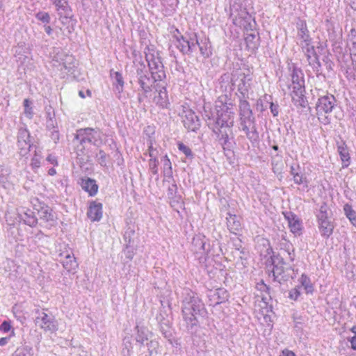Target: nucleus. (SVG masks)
Segmentation results:
<instances>
[{"label": "nucleus", "mask_w": 356, "mask_h": 356, "mask_svg": "<svg viewBox=\"0 0 356 356\" xmlns=\"http://www.w3.org/2000/svg\"><path fill=\"white\" fill-rule=\"evenodd\" d=\"M24 114L26 116L31 119L33 116V108L31 106V102L28 99L24 100Z\"/></svg>", "instance_id": "ea45409f"}, {"label": "nucleus", "mask_w": 356, "mask_h": 356, "mask_svg": "<svg viewBox=\"0 0 356 356\" xmlns=\"http://www.w3.org/2000/svg\"><path fill=\"white\" fill-rule=\"evenodd\" d=\"M205 241L204 236L202 235H196L193 237L192 245L194 247V251L196 252H200L202 250H205Z\"/></svg>", "instance_id": "c756f323"}, {"label": "nucleus", "mask_w": 356, "mask_h": 356, "mask_svg": "<svg viewBox=\"0 0 356 356\" xmlns=\"http://www.w3.org/2000/svg\"><path fill=\"white\" fill-rule=\"evenodd\" d=\"M287 220L291 231L294 234H299L302 229V222L299 218L291 212L284 213Z\"/></svg>", "instance_id": "412c9836"}, {"label": "nucleus", "mask_w": 356, "mask_h": 356, "mask_svg": "<svg viewBox=\"0 0 356 356\" xmlns=\"http://www.w3.org/2000/svg\"><path fill=\"white\" fill-rule=\"evenodd\" d=\"M292 83L289 88H292L293 92L296 96L302 95L305 91V80L303 73L300 70L293 69L291 74Z\"/></svg>", "instance_id": "9b49d317"}, {"label": "nucleus", "mask_w": 356, "mask_h": 356, "mask_svg": "<svg viewBox=\"0 0 356 356\" xmlns=\"http://www.w3.org/2000/svg\"><path fill=\"white\" fill-rule=\"evenodd\" d=\"M329 213H330V209H329L328 206L325 203H323L321 206L319 211H318V213L316 214L318 222L330 220Z\"/></svg>", "instance_id": "473e14b6"}, {"label": "nucleus", "mask_w": 356, "mask_h": 356, "mask_svg": "<svg viewBox=\"0 0 356 356\" xmlns=\"http://www.w3.org/2000/svg\"><path fill=\"white\" fill-rule=\"evenodd\" d=\"M229 100L227 95H222L216 102V107L220 109L221 113H218L217 117L213 120L214 124L212 127L213 132L232 128L234 113L232 111V104L228 102Z\"/></svg>", "instance_id": "7ed1b4c3"}, {"label": "nucleus", "mask_w": 356, "mask_h": 356, "mask_svg": "<svg viewBox=\"0 0 356 356\" xmlns=\"http://www.w3.org/2000/svg\"><path fill=\"white\" fill-rule=\"evenodd\" d=\"M241 26H243L244 29L248 32L247 33L245 38V41L248 49H254L257 45V34L254 31L256 22L252 16L249 14L245 9L241 10L234 19Z\"/></svg>", "instance_id": "39448f33"}, {"label": "nucleus", "mask_w": 356, "mask_h": 356, "mask_svg": "<svg viewBox=\"0 0 356 356\" xmlns=\"http://www.w3.org/2000/svg\"><path fill=\"white\" fill-rule=\"evenodd\" d=\"M182 118L184 125L187 129L195 131L199 129L200 126V120L193 111H185Z\"/></svg>", "instance_id": "2eb2a0df"}, {"label": "nucleus", "mask_w": 356, "mask_h": 356, "mask_svg": "<svg viewBox=\"0 0 356 356\" xmlns=\"http://www.w3.org/2000/svg\"><path fill=\"white\" fill-rule=\"evenodd\" d=\"M149 156L150 159H156L158 155V151L156 148H154L152 144L151 143L148 148Z\"/></svg>", "instance_id": "603ef678"}, {"label": "nucleus", "mask_w": 356, "mask_h": 356, "mask_svg": "<svg viewBox=\"0 0 356 356\" xmlns=\"http://www.w3.org/2000/svg\"><path fill=\"white\" fill-rule=\"evenodd\" d=\"M217 135L218 140L222 145L223 149H229L231 148V143L229 141V135L232 134V130L222 129L214 132Z\"/></svg>", "instance_id": "4be33fe9"}, {"label": "nucleus", "mask_w": 356, "mask_h": 356, "mask_svg": "<svg viewBox=\"0 0 356 356\" xmlns=\"http://www.w3.org/2000/svg\"><path fill=\"white\" fill-rule=\"evenodd\" d=\"M252 79V78L250 74H245V73L238 74L237 78L233 79L234 84L237 86L238 91L243 99L248 97L251 89Z\"/></svg>", "instance_id": "9d476101"}, {"label": "nucleus", "mask_w": 356, "mask_h": 356, "mask_svg": "<svg viewBox=\"0 0 356 356\" xmlns=\"http://www.w3.org/2000/svg\"><path fill=\"white\" fill-rule=\"evenodd\" d=\"M280 356H296V355L293 351L289 350L288 349H285L282 351Z\"/></svg>", "instance_id": "052dcab7"}, {"label": "nucleus", "mask_w": 356, "mask_h": 356, "mask_svg": "<svg viewBox=\"0 0 356 356\" xmlns=\"http://www.w3.org/2000/svg\"><path fill=\"white\" fill-rule=\"evenodd\" d=\"M147 346L148 347L149 356H152L154 353H156V349L159 346L157 341H150L149 343H147Z\"/></svg>", "instance_id": "de8ad7c7"}, {"label": "nucleus", "mask_w": 356, "mask_h": 356, "mask_svg": "<svg viewBox=\"0 0 356 356\" xmlns=\"http://www.w3.org/2000/svg\"><path fill=\"white\" fill-rule=\"evenodd\" d=\"M301 319L300 317H293V321H294V327L296 328H298V329H300L301 327H300V325H301V322L300 321V320Z\"/></svg>", "instance_id": "0e129e2a"}, {"label": "nucleus", "mask_w": 356, "mask_h": 356, "mask_svg": "<svg viewBox=\"0 0 356 356\" xmlns=\"http://www.w3.org/2000/svg\"><path fill=\"white\" fill-rule=\"evenodd\" d=\"M276 259L277 261H273V268L272 270L273 277L274 280L281 283L282 281L287 280L289 276L285 275L284 267L285 263L283 261V259L279 258H277Z\"/></svg>", "instance_id": "a211bd4d"}, {"label": "nucleus", "mask_w": 356, "mask_h": 356, "mask_svg": "<svg viewBox=\"0 0 356 356\" xmlns=\"http://www.w3.org/2000/svg\"><path fill=\"white\" fill-rule=\"evenodd\" d=\"M197 46L199 47L201 54L204 58H208L211 54V44L208 40H197Z\"/></svg>", "instance_id": "c85d7f7f"}, {"label": "nucleus", "mask_w": 356, "mask_h": 356, "mask_svg": "<svg viewBox=\"0 0 356 356\" xmlns=\"http://www.w3.org/2000/svg\"><path fill=\"white\" fill-rule=\"evenodd\" d=\"M338 152L343 163V168H347L350 165V154L344 143H338Z\"/></svg>", "instance_id": "bb28decb"}, {"label": "nucleus", "mask_w": 356, "mask_h": 356, "mask_svg": "<svg viewBox=\"0 0 356 356\" xmlns=\"http://www.w3.org/2000/svg\"><path fill=\"white\" fill-rule=\"evenodd\" d=\"M13 356H31V354L25 348H18Z\"/></svg>", "instance_id": "864d4df0"}, {"label": "nucleus", "mask_w": 356, "mask_h": 356, "mask_svg": "<svg viewBox=\"0 0 356 356\" xmlns=\"http://www.w3.org/2000/svg\"><path fill=\"white\" fill-rule=\"evenodd\" d=\"M11 328V325L9 322L3 321L0 325V330L4 332H8Z\"/></svg>", "instance_id": "6e6d98bb"}, {"label": "nucleus", "mask_w": 356, "mask_h": 356, "mask_svg": "<svg viewBox=\"0 0 356 356\" xmlns=\"http://www.w3.org/2000/svg\"><path fill=\"white\" fill-rule=\"evenodd\" d=\"M31 166L33 168H38L40 167V159L38 158L37 156H35L32 159H31Z\"/></svg>", "instance_id": "4d7b16f0"}, {"label": "nucleus", "mask_w": 356, "mask_h": 356, "mask_svg": "<svg viewBox=\"0 0 356 356\" xmlns=\"http://www.w3.org/2000/svg\"><path fill=\"white\" fill-rule=\"evenodd\" d=\"M177 47L184 54H189L192 52L196 47L197 43V38L195 33H193L186 38L184 36L177 38Z\"/></svg>", "instance_id": "f8f14e48"}, {"label": "nucleus", "mask_w": 356, "mask_h": 356, "mask_svg": "<svg viewBox=\"0 0 356 356\" xmlns=\"http://www.w3.org/2000/svg\"><path fill=\"white\" fill-rule=\"evenodd\" d=\"M300 282L307 293H312L313 291V286L311 284L309 278L307 277L306 275H302L300 277Z\"/></svg>", "instance_id": "58836bf2"}, {"label": "nucleus", "mask_w": 356, "mask_h": 356, "mask_svg": "<svg viewBox=\"0 0 356 356\" xmlns=\"http://www.w3.org/2000/svg\"><path fill=\"white\" fill-rule=\"evenodd\" d=\"M177 185L176 184H172L170 187H169L168 188V196L170 198H172V196L174 195V193H175L176 191H177Z\"/></svg>", "instance_id": "13d9d810"}, {"label": "nucleus", "mask_w": 356, "mask_h": 356, "mask_svg": "<svg viewBox=\"0 0 356 356\" xmlns=\"http://www.w3.org/2000/svg\"><path fill=\"white\" fill-rule=\"evenodd\" d=\"M240 127L241 131L245 133L247 138L252 143H254L258 141L259 133L256 128L255 121L240 123Z\"/></svg>", "instance_id": "dca6fc26"}, {"label": "nucleus", "mask_w": 356, "mask_h": 356, "mask_svg": "<svg viewBox=\"0 0 356 356\" xmlns=\"http://www.w3.org/2000/svg\"><path fill=\"white\" fill-rule=\"evenodd\" d=\"M81 185L83 190L88 192L90 196H93L97 193L98 186L94 179H83Z\"/></svg>", "instance_id": "393cba45"}, {"label": "nucleus", "mask_w": 356, "mask_h": 356, "mask_svg": "<svg viewBox=\"0 0 356 356\" xmlns=\"http://www.w3.org/2000/svg\"><path fill=\"white\" fill-rule=\"evenodd\" d=\"M318 227L321 236L324 238H329L333 232L334 225L330 220L318 222Z\"/></svg>", "instance_id": "a878e982"}, {"label": "nucleus", "mask_w": 356, "mask_h": 356, "mask_svg": "<svg viewBox=\"0 0 356 356\" xmlns=\"http://www.w3.org/2000/svg\"><path fill=\"white\" fill-rule=\"evenodd\" d=\"M239 116L240 123L247 122H254L255 119L253 116L252 111L250 104L246 99H241L239 104Z\"/></svg>", "instance_id": "f3484780"}, {"label": "nucleus", "mask_w": 356, "mask_h": 356, "mask_svg": "<svg viewBox=\"0 0 356 356\" xmlns=\"http://www.w3.org/2000/svg\"><path fill=\"white\" fill-rule=\"evenodd\" d=\"M10 174V170L3 167L0 166V182L5 183L8 180V177Z\"/></svg>", "instance_id": "a18cd8bd"}, {"label": "nucleus", "mask_w": 356, "mask_h": 356, "mask_svg": "<svg viewBox=\"0 0 356 356\" xmlns=\"http://www.w3.org/2000/svg\"><path fill=\"white\" fill-rule=\"evenodd\" d=\"M47 160L54 165H58L56 157L54 155H49L47 158Z\"/></svg>", "instance_id": "bf43d9fd"}, {"label": "nucleus", "mask_w": 356, "mask_h": 356, "mask_svg": "<svg viewBox=\"0 0 356 356\" xmlns=\"http://www.w3.org/2000/svg\"><path fill=\"white\" fill-rule=\"evenodd\" d=\"M57 123L56 120L50 116V114L49 113V118L47 120V127L48 129H55Z\"/></svg>", "instance_id": "3c124183"}, {"label": "nucleus", "mask_w": 356, "mask_h": 356, "mask_svg": "<svg viewBox=\"0 0 356 356\" xmlns=\"http://www.w3.org/2000/svg\"><path fill=\"white\" fill-rule=\"evenodd\" d=\"M215 300L216 304H220L228 298V292L222 288H218L213 291L212 295H210Z\"/></svg>", "instance_id": "cd10ccee"}, {"label": "nucleus", "mask_w": 356, "mask_h": 356, "mask_svg": "<svg viewBox=\"0 0 356 356\" xmlns=\"http://www.w3.org/2000/svg\"><path fill=\"white\" fill-rule=\"evenodd\" d=\"M335 102L336 99L333 95H326L318 99L316 107L317 115L324 124L329 123V119L326 115L332 112Z\"/></svg>", "instance_id": "6e6552de"}, {"label": "nucleus", "mask_w": 356, "mask_h": 356, "mask_svg": "<svg viewBox=\"0 0 356 356\" xmlns=\"http://www.w3.org/2000/svg\"><path fill=\"white\" fill-rule=\"evenodd\" d=\"M51 138L56 143V141L58 140L59 138V136H58V131L57 130H54L52 132H51Z\"/></svg>", "instance_id": "69168bd1"}, {"label": "nucleus", "mask_w": 356, "mask_h": 356, "mask_svg": "<svg viewBox=\"0 0 356 356\" xmlns=\"http://www.w3.org/2000/svg\"><path fill=\"white\" fill-rule=\"evenodd\" d=\"M349 341L351 343V348L353 350H356V336H353V337H351Z\"/></svg>", "instance_id": "774afa93"}, {"label": "nucleus", "mask_w": 356, "mask_h": 356, "mask_svg": "<svg viewBox=\"0 0 356 356\" xmlns=\"http://www.w3.org/2000/svg\"><path fill=\"white\" fill-rule=\"evenodd\" d=\"M146 60L148 63L149 72L157 67L159 64L162 63L161 58L158 55L155 56L154 54H146Z\"/></svg>", "instance_id": "2f4dec72"}, {"label": "nucleus", "mask_w": 356, "mask_h": 356, "mask_svg": "<svg viewBox=\"0 0 356 356\" xmlns=\"http://www.w3.org/2000/svg\"><path fill=\"white\" fill-rule=\"evenodd\" d=\"M74 60V58L72 56L66 55L65 56V59L63 60L62 63L63 67L67 70H70L72 69V63Z\"/></svg>", "instance_id": "49530a36"}, {"label": "nucleus", "mask_w": 356, "mask_h": 356, "mask_svg": "<svg viewBox=\"0 0 356 356\" xmlns=\"http://www.w3.org/2000/svg\"><path fill=\"white\" fill-rule=\"evenodd\" d=\"M161 161L163 162V174L165 177H170L172 175V164L170 162V160L169 159L168 156L167 155H165L162 159Z\"/></svg>", "instance_id": "c9c22d12"}, {"label": "nucleus", "mask_w": 356, "mask_h": 356, "mask_svg": "<svg viewBox=\"0 0 356 356\" xmlns=\"http://www.w3.org/2000/svg\"><path fill=\"white\" fill-rule=\"evenodd\" d=\"M154 90L153 102L160 108H167L170 105V101L165 82L156 83Z\"/></svg>", "instance_id": "1a4fd4ad"}, {"label": "nucleus", "mask_w": 356, "mask_h": 356, "mask_svg": "<svg viewBox=\"0 0 356 356\" xmlns=\"http://www.w3.org/2000/svg\"><path fill=\"white\" fill-rule=\"evenodd\" d=\"M343 210L346 217L349 219L351 224L356 228V211L353 209L349 204H345Z\"/></svg>", "instance_id": "f704fd0d"}, {"label": "nucleus", "mask_w": 356, "mask_h": 356, "mask_svg": "<svg viewBox=\"0 0 356 356\" xmlns=\"http://www.w3.org/2000/svg\"><path fill=\"white\" fill-rule=\"evenodd\" d=\"M135 81L139 86L138 99L139 102H142L144 98L151 95L155 84L159 82L154 76L150 75L143 62L135 64Z\"/></svg>", "instance_id": "f03ea898"}, {"label": "nucleus", "mask_w": 356, "mask_h": 356, "mask_svg": "<svg viewBox=\"0 0 356 356\" xmlns=\"http://www.w3.org/2000/svg\"><path fill=\"white\" fill-rule=\"evenodd\" d=\"M19 218L24 221L26 225L30 227L36 225L38 219L35 216L33 211L30 209L23 210L18 213Z\"/></svg>", "instance_id": "5701e85b"}, {"label": "nucleus", "mask_w": 356, "mask_h": 356, "mask_svg": "<svg viewBox=\"0 0 356 356\" xmlns=\"http://www.w3.org/2000/svg\"><path fill=\"white\" fill-rule=\"evenodd\" d=\"M204 309V305L196 293L186 289L182 300L181 312L188 330L193 332L198 325L197 315Z\"/></svg>", "instance_id": "f257e3e1"}, {"label": "nucleus", "mask_w": 356, "mask_h": 356, "mask_svg": "<svg viewBox=\"0 0 356 356\" xmlns=\"http://www.w3.org/2000/svg\"><path fill=\"white\" fill-rule=\"evenodd\" d=\"M170 204L172 207H175L176 205L179 204V207H181V197H176L175 200H171Z\"/></svg>", "instance_id": "680f3d73"}, {"label": "nucleus", "mask_w": 356, "mask_h": 356, "mask_svg": "<svg viewBox=\"0 0 356 356\" xmlns=\"http://www.w3.org/2000/svg\"><path fill=\"white\" fill-rule=\"evenodd\" d=\"M47 312L45 309L33 311L35 324L45 332L54 333L58 330V322L52 314Z\"/></svg>", "instance_id": "423d86ee"}, {"label": "nucleus", "mask_w": 356, "mask_h": 356, "mask_svg": "<svg viewBox=\"0 0 356 356\" xmlns=\"http://www.w3.org/2000/svg\"><path fill=\"white\" fill-rule=\"evenodd\" d=\"M113 79L115 82L117 83L116 88L119 92H122L124 87V81L123 77L121 73L119 72H115L113 74H111Z\"/></svg>", "instance_id": "4c0bfd02"}, {"label": "nucleus", "mask_w": 356, "mask_h": 356, "mask_svg": "<svg viewBox=\"0 0 356 356\" xmlns=\"http://www.w3.org/2000/svg\"><path fill=\"white\" fill-rule=\"evenodd\" d=\"M136 328L137 330L136 341L143 344L148 340L147 330L144 327L139 328L138 326H136Z\"/></svg>", "instance_id": "e433bc0d"}, {"label": "nucleus", "mask_w": 356, "mask_h": 356, "mask_svg": "<svg viewBox=\"0 0 356 356\" xmlns=\"http://www.w3.org/2000/svg\"><path fill=\"white\" fill-rule=\"evenodd\" d=\"M102 204L96 201L90 203L87 212L88 217L92 221H99L102 217Z\"/></svg>", "instance_id": "aec40b11"}, {"label": "nucleus", "mask_w": 356, "mask_h": 356, "mask_svg": "<svg viewBox=\"0 0 356 356\" xmlns=\"http://www.w3.org/2000/svg\"><path fill=\"white\" fill-rule=\"evenodd\" d=\"M56 10L58 14L62 17H69L71 15L72 10L68 6L67 1H62L60 3L56 5Z\"/></svg>", "instance_id": "72a5a7b5"}, {"label": "nucleus", "mask_w": 356, "mask_h": 356, "mask_svg": "<svg viewBox=\"0 0 356 356\" xmlns=\"http://www.w3.org/2000/svg\"><path fill=\"white\" fill-rule=\"evenodd\" d=\"M38 215L43 222L47 223V226H53L56 222V216L52 209L43 204L37 209Z\"/></svg>", "instance_id": "ddd939ff"}, {"label": "nucleus", "mask_w": 356, "mask_h": 356, "mask_svg": "<svg viewBox=\"0 0 356 356\" xmlns=\"http://www.w3.org/2000/svg\"><path fill=\"white\" fill-rule=\"evenodd\" d=\"M159 160L158 159H150L149 160V168L152 172L153 175H158V165H159Z\"/></svg>", "instance_id": "37998d69"}, {"label": "nucleus", "mask_w": 356, "mask_h": 356, "mask_svg": "<svg viewBox=\"0 0 356 356\" xmlns=\"http://www.w3.org/2000/svg\"><path fill=\"white\" fill-rule=\"evenodd\" d=\"M300 295V287L294 288L289 292V298L291 300H296Z\"/></svg>", "instance_id": "8fccbe9b"}, {"label": "nucleus", "mask_w": 356, "mask_h": 356, "mask_svg": "<svg viewBox=\"0 0 356 356\" xmlns=\"http://www.w3.org/2000/svg\"><path fill=\"white\" fill-rule=\"evenodd\" d=\"M293 181L298 185L305 184L307 186V181L306 177L302 174H294L293 177Z\"/></svg>", "instance_id": "c03bdc74"}, {"label": "nucleus", "mask_w": 356, "mask_h": 356, "mask_svg": "<svg viewBox=\"0 0 356 356\" xmlns=\"http://www.w3.org/2000/svg\"><path fill=\"white\" fill-rule=\"evenodd\" d=\"M270 109L273 116H277L279 113V106L273 102L270 103Z\"/></svg>", "instance_id": "5fc2aeb1"}, {"label": "nucleus", "mask_w": 356, "mask_h": 356, "mask_svg": "<svg viewBox=\"0 0 356 356\" xmlns=\"http://www.w3.org/2000/svg\"><path fill=\"white\" fill-rule=\"evenodd\" d=\"M296 27L298 29L297 41L302 49H306V55L308 62L314 68L319 70L321 63L315 52L314 48L311 45L312 38L307 29L306 22L299 19L297 22Z\"/></svg>", "instance_id": "20e7f679"}, {"label": "nucleus", "mask_w": 356, "mask_h": 356, "mask_svg": "<svg viewBox=\"0 0 356 356\" xmlns=\"http://www.w3.org/2000/svg\"><path fill=\"white\" fill-rule=\"evenodd\" d=\"M351 36H352V40H353V44L354 46V48L356 49V32L355 30L351 31Z\"/></svg>", "instance_id": "338daca9"}, {"label": "nucleus", "mask_w": 356, "mask_h": 356, "mask_svg": "<svg viewBox=\"0 0 356 356\" xmlns=\"http://www.w3.org/2000/svg\"><path fill=\"white\" fill-rule=\"evenodd\" d=\"M74 140L83 147L87 143L98 146L102 143V135L99 129L92 128L80 129L76 131Z\"/></svg>", "instance_id": "0eeeda50"}, {"label": "nucleus", "mask_w": 356, "mask_h": 356, "mask_svg": "<svg viewBox=\"0 0 356 356\" xmlns=\"http://www.w3.org/2000/svg\"><path fill=\"white\" fill-rule=\"evenodd\" d=\"M35 17L38 20L44 23V24H47L50 22L51 17L48 13L46 12H38L35 15Z\"/></svg>", "instance_id": "79ce46f5"}, {"label": "nucleus", "mask_w": 356, "mask_h": 356, "mask_svg": "<svg viewBox=\"0 0 356 356\" xmlns=\"http://www.w3.org/2000/svg\"><path fill=\"white\" fill-rule=\"evenodd\" d=\"M59 256L64 268L68 272H71L76 269L78 264L72 251L62 252Z\"/></svg>", "instance_id": "6ab92c4d"}, {"label": "nucleus", "mask_w": 356, "mask_h": 356, "mask_svg": "<svg viewBox=\"0 0 356 356\" xmlns=\"http://www.w3.org/2000/svg\"><path fill=\"white\" fill-rule=\"evenodd\" d=\"M226 219L227 228L232 233L236 234L241 229L240 218L236 215L228 213Z\"/></svg>", "instance_id": "b1692460"}, {"label": "nucleus", "mask_w": 356, "mask_h": 356, "mask_svg": "<svg viewBox=\"0 0 356 356\" xmlns=\"http://www.w3.org/2000/svg\"><path fill=\"white\" fill-rule=\"evenodd\" d=\"M178 149L183 152L186 157L193 159L194 156V154H193L191 148L186 145H185L183 143H179L178 145Z\"/></svg>", "instance_id": "a19ab883"}, {"label": "nucleus", "mask_w": 356, "mask_h": 356, "mask_svg": "<svg viewBox=\"0 0 356 356\" xmlns=\"http://www.w3.org/2000/svg\"><path fill=\"white\" fill-rule=\"evenodd\" d=\"M163 68V65L161 63L149 72L150 75L154 76L159 83L164 82L163 80L165 78V73Z\"/></svg>", "instance_id": "7c9ffc66"}, {"label": "nucleus", "mask_w": 356, "mask_h": 356, "mask_svg": "<svg viewBox=\"0 0 356 356\" xmlns=\"http://www.w3.org/2000/svg\"><path fill=\"white\" fill-rule=\"evenodd\" d=\"M258 288L261 291H266L269 293L270 288L267 285H266L263 282L260 284H258Z\"/></svg>", "instance_id": "e2e57ef3"}, {"label": "nucleus", "mask_w": 356, "mask_h": 356, "mask_svg": "<svg viewBox=\"0 0 356 356\" xmlns=\"http://www.w3.org/2000/svg\"><path fill=\"white\" fill-rule=\"evenodd\" d=\"M97 159L101 165L105 166L106 165V154L104 151H99V153L97 154Z\"/></svg>", "instance_id": "09e8293b"}, {"label": "nucleus", "mask_w": 356, "mask_h": 356, "mask_svg": "<svg viewBox=\"0 0 356 356\" xmlns=\"http://www.w3.org/2000/svg\"><path fill=\"white\" fill-rule=\"evenodd\" d=\"M30 134L29 131L24 128H20L17 134V146L20 149V154L25 155L31 147Z\"/></svg>", "instance_id": "4468645a"}]
</instances>
